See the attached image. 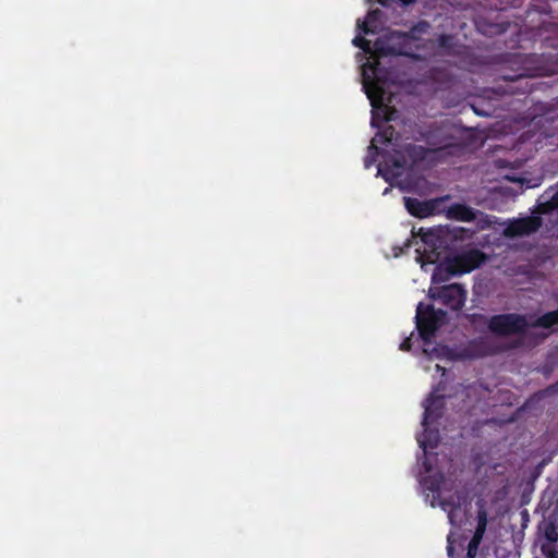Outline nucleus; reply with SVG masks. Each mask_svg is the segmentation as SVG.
I'll list each match as a JSON object with an SVG mask.
<instances>
[{"instance_id": "19", "label": "nucleus", "mask_w": 558, "mask_h": 558, "mask_svg": "<svg viewBox=\"0 0 558 558\" xmlns=\"http://www.w3.org/2000/svg\"><path fill=\"white\" fill-rule=\"evenodd\" d=\"M374 47L376 51L379 52L380 54H387V52L384 49V43L380 39H377L375 41Z\"/></svg>"}, {"instance_id": "13", "label": "nucleus", "mask_w": 558, "mask_h": 558, "mask_svg": "<svg viewBox=\"0 0 558 558\" xmlns=\"http://www.w3.org/2000/svg\"><path fill=\"white\" fill-rule=\"evenodd\" d=\"M555 324H558V310L547 313L537 319L535 325L548 328Z\"/></svg>"}, {"instance_id": "14", "label": "nucleus", "mask_w": 558, "mask_h": 558, "mask_svg": "<svg viewBox=\"0 0 558 558\" xmlns=\"http://www.w3.org/2000/svg\"><path fill=\"white\" fill-rule=\"evenodd\" d=\"M544 535L550 543H555L558 539V532L554 523L546 524Z\"/></svg>"}, {"instance_id": "15", "label": "nucleus", "mask_w": 558, "mask_h": 558, "mask_svg": "<svg viewBox=\"0 0 558 558\" xmlns=\"http://www.w3.org/2000/svg\"><path fill=\"white\" fill-rule=\"evenodd\" d=\"M391 163L395 168L404 169L409 166V162L403 154L397 151L391 159Z\"/></svg>"}, {"instance_id": "25", "label": "nucleus", "mask_w": 558, "mask_h": 558, "mask_svg": "<svg viewBox=\"0 0 558 558\" xmlns=\"http://www.w3.org/2000/svg\"><path fill=\"white\" fill-rule=\"evenodd\" d=\"M378 2L384 7L389 4V0H378Z\"/></svg>"}, {"instance_id": "21", "label": "nucleus", "mask_w": 558, "mask_h": 558, "mask_svg": "<svg viewBox=\"0 0 558 558\" xmlns=\"http://www.w3.org/2000/svg\"><path fill=\"white\" fill-rule=\"evenodd\" d=\"M447 217L453 218V206L447 208Z\"/></svg>"}, {"instance_id": "10", "label": "nucleus", "mask_w": 558, "mask_h": 558, "mask_svg": "<svg viewBox=\"0 0 558 558\" xmlns=\"http://www.w3.org/2000/svg\"><path fill=\"white\" fill-rule=\"evenodd\" d=\"M404 154L411 159V162L414 163L417 160L424 159L425 149L422 146L408 144L404 146Z\"/></svg>"}, {"instance_id": "7", "label": "nucleus", "mask_w": 558, "mask_h": 558, "mask_svg": "<svg viewBox=\"0 0 558 558\" xmlns=\"http://www.w3.org/2000/svg\"><path fill=\"white\" fill-rule=\"evenodd\" d=\"M484 260V255L477 250H471L459 255H456V275L464 274L478 267Z\"/></svg>"}, {"instance_id": "23", "label": "nucleus", "mask_w": 558, "mask_h": 558, "mask_svg": "<svg viewBox=\"0 0 558 558\" xmlns=\"http://www.w3.org/2000/svg\"><path fill=\"white\" fill-rule=\"evenodd\" d=\"M510 180H511V181H513V182H519V183H521V184H523V183H524V180H523V179H521V178H511Z\"/></svg>"}, {"instance_id": "17", "label": "nucleus", "mask_w": 558, "mask_h": 558, "mask_svg": "<svg viewBox=\"0 0 558 558\" xmlns=\"http://www.w3.org/2000/svg\"><path fill=\"white\" fill-rule=\"evenodd\" d=\"M414 335H415V331L413 330L410 333V336L405 337L404 340L400 343L399 350L404 351V352H410L412 350Z\"/></svg>"}, {"instance_id": "6", "label": "nucleus", "mask_w": 558, "mask_h": 558, "mask_svg": "<svg viewBox=\"0 0 558 558\" xmlns=\"http://www.w3.org/2000/svg\"><path fill=\"white\" fill-rule=\"evenodd\" d=\"M456 220L475 221L480 229L492 228L497 221L494 217L484 215L483 213H475L471 208L456 205Z\"/></svg>"}, {"instance_id": "4", "label": "nucleus", "mask_w": 558, "mask_h": 558, "mask_svg": "<svg viewBox=\"0 0 558 558\" xmlns=\"http://www.w3.org/2000/svg\"><path fill=\"white\" fill-rule=\"evenodd\" d=\"M525 318L518 315H500L492 318L489 328L500 335H508L522 331L526 326Z\"/></svg>"}, {"instance_id": "11", "label": "nucleus", "mask_w": 558, "mask_h": 558, "mask_svg": "<svg viewBox=\"0 0 558 558\" xmlns=\"http://www.w3.org/2000/svg\"><path fill=\"white\" fill-rule=\"evenodd\" d=\"M398 133L392 125L386 126L381 132L377 133L376 137L373 140H378L381 144H390L392 141L397 140Z\"/></svg>"}, {"instance_id": "24", "label": "nucleus", "mask_w": 558, "mask_h": 558, "mask_svg": "<svg viewBox=\"0 0 558 558\" xmlns=\"http://www.w3.org/2000/svg\"><path fill=\"white\" fill-rule=\"evenodd\" d=\"M368 149L374 150L375 154H377V151H378V148H377V146L374 145V143H372V145L368 147Z\"/></svg>"}, {"instance_id": "16", "label": "nucleus", "mask_w": 558, "mask_h": 558, "mask_svg": "<svg viewBox=\"0 0 558 558\" xmlns=\"http://www.w3.org/2000/svg\"><path fill=\"white\" fill-rule=\"evenodd\" d=\"M355 47L361 48L365 52H371V41L362 36H355L352 40Z\"/></svg>"}, {"instance_id": "2", "label": "nucleus", "mask_w": 558, "mask_h": 558, "mask_svg": "<svg viewBox=\"0 0 558 558\" xmlns=\"http://www.w3.org/2000/svg\"><path fill=\"white\" fill-rule=\"evenodd\" d=\"M363 80V86L372 106L379 108L384 101L385 89L380 85V64L378 61L364 65Z\"/></svg>"}, {"instance_id": "8", "label": "nucleus", "mask_w": 558, "mask_h": 558, "mask_svg": "<svg viewBox=\"0 0 558 558\" xmlns=\"http://www.w3.org/2000/svg\"><path fill=\"white\" fill-rule=\"evenodd\" d=\"M487 517L485 511L478 513V523L475 534L468 546V558H474L477 555L478 546L482 542L483 535L486 530Z\"/></svg>"}, {"instance_id": "12", "label": "nucleus", "mask_w": 558, "mask_h": 558, "mask_svg": "<svg viewBox=\"0 0 558 558\" xmlns=\"http://www.w3.org/2000/svg\"><path fill=\"white\" fill-rule=\"evenodd\" d=\"M438 229H442V230L445 229V230H448L450 233H452V234H453V229H450L448 226H446V227L438 226V227H436V228H432V229H428V230H425L424 228H420V229L417 230L416 234L421 236V240H423L424 234H426V233H428V232H432V231H435V230H438ZM412 234H415V231H412ZM422 242H423V244H424V250H423V252H420L418 250H416V252L418 253V255H417V257H416V260H417L421 265H422V259H420V258H423V255H425V253H426V247H427L426 243H425L424 241H422Z\"/></svg>"}, {"instance_id": "20", "label": "nucleus", "mask_w": 558, "mask_h": 558, "mask_svg": "<svg viewBox=\"0 0 558 558\" xmlns=\"http://www.w3.org/2000/svg\"><path fill=\"white\" fill-rule=\"evenodd\" d=\"M374 162V158L373 157H369L367 156L365 159H364V165L366 168H369Z\"/></svg>"}, {"instance_id": "18", "label": "nucleus", "mask_w": 558, "mask_h": 558, "mask_svg": "<svg viewBox=\"0 0 558 558\" xmlns=\"http://www.w3.org/2000/svg\"><path fill=\"white\" fill-rule=\"evenodd\" d=\"M454 289H456V305H457L458 303L461 302L460 299L462 296H464V290L459 284H457V283L454 286Z\"/></svg>"}, {"instance_id": "5", "label": "nucleus", "mask_w": 558, "mask_h": 558, "mask_svg": "<svg viewBox=\"0 0 558 558\" xmlns=\"http://www.w3.org/2000/svg\"><path fill=\"white\" fill-rule=\"evenodd\" d=\"M541 226L538 217H524L510 221L504 229L506 236H522L535 232Z\"/></svg>"}, {"instance_id": "1", "label": "nucleus", "mask_w": 558, "mask_h": 558, "mask_svg": "<svg viewBox=\"0 0 558 558\" xmlns=\"http://www.w3.org/2000/svg\"><path fill=\"white\" fill-rule=\"evenodd\" d=\"M426 253L423 255L422 269L435 265L430 287L427 292L428 303L416 305L414 323L416 340L421 342L423 354L437 363L439 381L423 401V433L416 437L423 449L420 485L433 508L439 507L447 513L451 527L447 542H453V451L440 446L439 420L444 416L446 400L453 396V325L450 312L453 311V235L448 230L438 229L424 234Z\"/></svg>"}, {"instance_id": "28", "label": "nucleus", "mask_w": 558, "mask_h": 558, "mask_svg": "<svg viewBox=\"0 0 558 558\" xmlns=\"http://www.w3.org/2000/svg\"><path fill=\"white\" fill-rule=\"evenodd\" d=\"M445 146H446V148H450V147L452 146V144H451V143H448V144H446Z\"/></svg>"}, {"instance_id": "26", "label": "nucleus", "mask_w": 558, "mask_h": 558, "mask_svg": "<svg viewBox=\"0 0 558 558\" xmlns=\"http://www.w3.org/2000/svg\"><path fill=\"white\" fill-rule=\"evenodd\" d=\"M451 38H452V36H451V35H448V36L444 37V40H449V39H451Z\"/></svg>"}, {"instance_id": "9", "label": "nucleus", "mask_w": 558, "mask_h": 558, "mask_svg": "<svg viewBox=\"0 0 558 558\" xmlns=\"http://www.w3.org/2000/svg\"><path fill=\"white\" fill-rule=\"evenodd\" d=\"M380 16V11L379 10H371L367 14H366V17L363 22H360L357 21V27L364 33V34H369V33H375L373 29H372V24L376 23L378 21Z\"/></svg>"}, {"instance_id": "22", "label": "nucleus", "mask_w": 558, "mask_h": 558, "mask_svg": "<svg viewBox=\"0 0 558 558\" xmlns=\"http://www.w3.org/2000/svg\"><path fill=\"white\" fill-rule=\"evenodd\" d=\"M551 203L553 206L558 207V192L554 195Z\"/></svg>"}, {"instance_id": "3", "label": "nucleus", "mask_w": 558, "mask_h": 558, "mask_svg": "<svg viewBox=\"0 0 558 558\" xmlns=\"http://www.w3.org/2000/svg\"><path fill=\"white\" fill-rule=\"evenodd\" d=\"M403 202L405 209L411 216L422 219L438 213L442 201L440 198L421 201L415 197L405 196Z\"/></svg>"}, {"instance_id": "27", "label": "nucleus", "mask_w": 558, "mask_h": 558, "mask_svg": "<svg viewBox=\"0 0 558 558\" xmlns=\"http://www.w3.org/2000/svg\"><path fill=\"white\" fill-rule=\"evenodd\" d=\"M405 246H407V247H410V246H411V241H410V240L405 243Z\"/></svg>"}]
</instances>
